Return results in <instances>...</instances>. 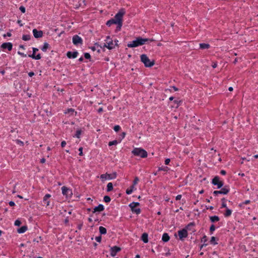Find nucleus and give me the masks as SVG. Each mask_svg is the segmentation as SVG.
Returning <instances> with one entry per match:
<instances>
[{"label": "nucleus", "instance_id": "nucleus-1", "mask_svg": "<svg viewBox=\"0 0 258 258\" xmlns=\"http://www.w3.org/2000/svg\"><path fill=\"white\" fill-rule=\"evenodd\" d=\"M150 40L148 38H143L141 37H138L136 39L130 42L127 44L128 47H136L142 45L146 43V42Z\"/></svg>", "mask_w": 258, "mask_h": 258}, {"label": "nucleus", "instance_id": "nucleus-2", "mask_svg": "<svg viewBox=\"0 0 258 258\" xmlns=\"http://www.w3.org/2000/svg\"><path fill=\"white\" fill-rule=\"evenodd\" d=\"M125 14V11L123 10H120L115 16L114 21L116 22V24L117 25V29L120 30L122 24V17Z\"/></svg>", "mask_w": 258, "mask_h": 258}, {"label": "nucleus", "instance_id": "nucleus-3", "mask_svg": "<svg viewBox=\"0 0 258 258\" xmlns=\"http://www.w3.org/2000/svg\"><path fill=\"white\" fill-rule=\"evenodd\" d=\"M118 40H115L114 42L110 38L109 36H107L105 40V43L104 46L107 48L109 49H112L117 45Z\"/></svg>", "mask_w": 258, "mask_h": 258}, {"label": "nucleus", "instance_id": "nucleus-4", "mask_svg": "<svg viewBox=\"0 0 258 258\" xmlns=\"http://www.w3.org/2000/svg\"><path fill=\"white\" fill-rule=\"evenodd\" d=\"M132 153L135 155L141 158H145L147 156V152L144 149L140 148H135L132 151Z\"/></svg>", "mask_w": 258, "mask_h": 258}, {"label": "nucleus", "instance_id": "nucleus-5", "mask_svg": "<svg viewBox=\"0 0 258 258\" xmlns=\"http://www.w3.org/2000/svg\"><path fill=\"white\" fill-rule=\"evenodd\" d=\"M141 59L142 62L147 67H152L154 64V61L150 60L146 54H142L141 56Z\"/></svg>", "mask_w": 258, "mask_h": 258}, {"label": "nucleus", "instance_id": "nucleus-6", "mask_svg": "<svg viewBox=\"0 0 258 258\" xmlns=\"http://www.w3.org/2000/svg\"><path fill=\"white\" fill-rule=\"evenodd\" d=\"M61 190L62 195L64 196L66 198L69 199L71 198L73 195L72 189L63 186L61 187Z\"/></svg>", "mask_w": 258, "mask_h": 258}, {"label": "nucleus", "instance_id": "nucleus-7", "mask_svg": "<svg viewBox=\"0 0 258 258\" xmlns=\"http://www.w3.org/2000/svg\"><path fill=\"white\" fill-rule=\"evenodd\" d=\"M139 205V203L137 202H133L129 205L130 207L131 208V210L133 212L136 213L137 214H139L141 212L140 209L138 208Z\"/></svg>", "mask_w": 258, "mask_h": 258}, {"label": "nucleus", "instance_id": "nucleus-8", "mask_svg": "<svg viewBox=\"0 0 258 258\" xmlns=\"http://www.w3.org/2000/svg\"><path fill=\"white\" fill-rule=\"evenodd\" d=\"M116 174L115 173H113L112 174H101L100 175V178L102 179V181H104L106 180H110L114 179L116 178Z\"/></svg>", "mask_w": 258, "mask_h": 258}, {"label": "nucleus", "instance_id": "nucleus-9", "mask_svg": "<svg viewBox=\"0 0 258 258\" xmlns=\"http://www.w3.org/2000/svg\"><path fill=\"white\" fill-rule=\"evenodd\" d=\"M178 234L179 239L181 240H182L184 238H186L187 236V229L186 228H183L182 230H179L178 231Z\"/></svg>", "mask_w": 258, "mask_h": 258}, {"label": "nucleus", "instance_id": "nucleus-10", "mask_svg": "<svg viewBox=\"0 0 258 258\" xmlns=\"http://www.w3.org/2000/svg\"><path fill=\"white\" fill-rule=\"evenodd\" d=\"M72 40L73 43L76 45L81 44L83 42L82 39L77 35H74L73 37Z\"/></svg>", "mask_w": 258, "mask_h": 258}, {"label": "nucleus", "instance_id": "nucleus-11", "mask_svg": "<svg viewBox=\"0 0 258 258\" xmlns=\"http://www.w3.org/2000/svg\"><path fill=\"white\" fill-rule=\"evenodd\" d=\"M212 183L217 185L218 188H221L223 185V182L219 180L218 176H216L213 179Z\"/></svg>", "mask_w": 258, "mask_h": 258}, {"label": "nucleus", "instance_id": "nucleus-12", "mask_svg": "<svg viewBox=\"0 0 258 258\" xmlns=\"http://www.w3.org/2000/svg\"><path fill=\"white\" fill-rule=\"evenodd\" d=\"M38 51V49L36 48H33V54L32 55H29V57L33 58L36 60H38L41 58V55L40 54H38L36 55V52Z\"/></svg>", "mask_w": 258, "mask_h": 258}, {"label": "nucleus", "instance_id": "nucleus-13", "mask_svg": "<svg viewBox=\"0 0 258 258\" xmlns=\"http://www.w3.org/2000/svg\"><path fill=\"white\" fill-rule=\"evenodd\" d=\"M13 45L11 42H5L2 44L1 48L3 49H7L9 51H11L12 49Z\"/></svg>", "mask_w": 258, "mask_h": 258}, {"label": "nucleus", "instance_id": "nucleus-14", "mask_svg": "<svg viewBox=\"0 0 258 258\" xmlns=\"http://www.w3.org/2000/svg\"><path fill=\"white\" fill-rule=\"evenodd\" d=\"M51 197V195L50 194H46L43 197V203L44 205L46 206H48L50 205V200L49 199Z\"/></svg>", "mask_w": 258, "mask_h": 258}, {"label": "nucleus", "instance_id": "nucleus-15", "mask_svg": "<svg viewBox=\"0 0 258 258\" xmlns=\"http://www.w3.org/2000/svg\"><path fill=\"white\" fill-rule=\"evenodd\" d=\"M90 48L93 51H97V53H100L102 49V47L98 44H95L94 46H91Z\"/></svg>", "mask_w": 258, "mask_h": 258}, {"label": "nucleus", "instance_id": "nucleus-16", "mask_svg": "<svg viewBox=\"0 0 258 258\" xmlns=\"http://www.w3.org/2000/svg\"><path fill=\"white\" fill-rule=\"evenodd\" d=\"M33 33L34 36L36 38L42 37L43 35V32L42 31H38L36 29L33 30Z\"/></svg>", "mask_w": 258, "mask_h": 258}, {"label": "nucleus", "instance_id": "nucleus-17", "mask_svg": "<svg viewBox=\"0 0 258 258\" xmlns=\"http://www.w3.org/2000/svg\"><path fill=\"white\" fill-rule=\"evenodd\" d=\"M120 250V248L117 246H113L111 248V255L114 256L116 253Z\"/></svg>", "mask_w": 258, "mask_h": 258}, {"label": "nucleus", "instance_id": "nucleus-18", "mask_svg": "<svg viewBox=\"0 0 258 258\" xmlns=\"http://www.w3.org/2000/svg\"><path fill=\"white\" fill-rule=\"evenodd\" d=\"M78 54V53L77 51L73 52H71V51H69L67 53V56L70 58H75L77 57Z\"/></svg>", "mask_w": 258, "mask_h": 258}, {"label": "nucleus", "instance_id": "nucleus-19", "mask_svg": "<svg viewBox=\"0 0 258 258\" xmlns=\"http://www.w3.org/2000/svg\"><path fill=\"white\" fill-rule=\"evenodd\" d=\"M141 239L142 240H143V241L146 243L148 242V234L146 233H144L142 234V237H141Z\"/></svg>", "mask_w": 258, "mask_h": 258}, {"label": "nucleus", "instance_id": "nucleus-20", "mask_svg": "<svg viewBox=\"0 0 258 258\" xmlns=\"http://www.w3.org/2000/svg\"><path fill=\"white\" fill-rule=\"evenodd\" d=\"M104 206L102 205H99L95 207L94 209V212H101L104 210Z\"/></svg>", "mask_w": 258, "mask_h": 258}, {"label": "nucleus", "instance_id": "nucleus-21", "mask_svg": "<svg viewBox=\"0 0 258 258\" xmlns=\"http://www.w3.org/2000/svg\"><path fill=\"white\" fill-rule=\"evenodd\" d=\"M136 189V188H135V186L133 185L130 188L126 189V193L127 195H131L133 192V191Z\"/></svg>", "mask_w": 258, "mask_h": 258}, {"label": "nucleus", "instance_id": "nucleus-22", "mask_svg": "<svg viewBox=\"0 0 258 258\" xmlns=\"http://www.w3.org/2000/svg\"><path fill=\"white\" fill-rule=\"evenodd\" d=\"M220 190L221 194L226 195L228 194V192L229 191V188L227 186H225L222 188Z\"/></svg>", "mask_w": 258, "mask_h": 258}, {"label": "nucleus", "instance_id": "nucleus-23", "mask_svg": "<svg viewBox=\"0 0 258 258\" xmlns=\"http://www.w3.org/2000/svg\"><path fill=\"white\" fill-rule=\"evenodd\" d=\"M170 239L169 236L166 233H165L163 234L162 240L164 242H167L169 241Z\"/></svg>", "mask_w": 258, "mask_h": 258}, {"label": "nucleus", "instance_id": "nucleus-24", "mask_svg": "<svg viewBox=\"0 0 258 258\" xmlns=\"http://www.w3.org/2000/svg\"><path fill=\"white\" fill-rule=\"evenodd\" d=\"M232 210L229 209V208H227L225 209V212L224 213V215L226 217H228L231 216L232 214Z\"/></svg>", "mask_w": 258, "mask_h": 258}, {"label": "nucleus", "instance_id": "nucleus-25", "mask_svg": "<svg viewBox=\"0 0 258 258\" xmlns=\"http://www.w3.org/2000/svg\"><path fill=\"white\" fill-rule=\"evenodd\" d=\"M27 230V227L26 226H23L21 228H19L17 230L19 233H23L26 231Z\"/></svg>", "mask_w": 258, "mask_h": 258}, {"label": "nucleus", "instance_id": "nucleus-26", "mask_svg": "<svg viewBox=\"0 0 258 258\" xmlns=\"http://www.w3.org/2000/svg\"><path fill=\"white\" fill-rule=\"evenodd\" d=\"M210 221L213 223H215L219 221V218L217 216H210Z\"/></svg>", "mask_w": 258, "mask_h": 258}, {"label": "nucleus", "instance_id": "nucleus-27", "mask_svg": "<svg viewBox=\"0 0 258 258\" xmlns=\"http://www.w3.org/2000/svg\"><path fill=\"white\" fill-rule=\"evenodd\" d=\"M99 232L101 234H105L106 233V229L103 226H100L99 228Z\"/></svg>", "mask_w": 258, "mask_h": 258}, {"label": "nucleus", "instance_id": "nucleus-28", "mask_svg": "<svg viewBox=\"0 0 258 258\" xmlns=\"http://www.w3.org/2000/svg\"><path fill=\"white\" fill-rule=\"evenodd\" d=\"M200 47L201 49H207L209 48L210 45L207 43H200Z\"/></svg>", "mask_w": 258, "mask_h": 258}, {"label": "nucleus", "instance_id": "nucleus-29", "mask_svg": "<svg viewBox=\"0 0 258 258\" xmlns=\"http://www.w3.org/2000/svg\"><path fill=\"white\" fill-rule=\"evenodd\" d=\"M113 189V185L111 182H109L107 185V191H110Z\"/></svg>", "mask_w": 258, "mask_h": 258}, {"label": "nucleus", "instance_id": "nucleus-30", "mask_svg": "<svg viewBox=\"0 0 258 258\" xmlns=\"http://www.w3.org/2000/svg\"><path fill=\"white\" fill-rule=\"evenodd\" d=\"M116 24V22L114 21V19H111L108 21L106 23V25L108 26H110L112 24Z\"/></svg>", "mask_w": 258, "mask_h": 258}, {"label": "nucleus", "instance_id": "nucleus-31", "mask_svg": "<svg viewBox=\"0 0 258 258\" xmlns=\"http://www.w3.org/2000/svg\"><path fill=\"white\" fill-rule=\"evenodd\" d=\"M49 47V44L47 43H44L41 49L43 51H46Z\"/></svg>", "mask_w": 258, "mask_h": 258}, {"label": "nucleus", "instance_id": "nucleus-32", "mask_svg": "<svg viewBox=\"0 0 258 258\" xmlns=\"http://www.w3.org/2000/svg\"><path fill=\"white\" fill-rule=\"evenodd\" d=\"M119 142H118L117 140H114L113 141L110 142L108 143V145L109 146H112V145H117Z\"/></svg>", "mask_w": 258, "mask_h": 258}, {"label": "nucleus", "instance_id": "nucleus-33", "mask_svg": "<svg viewBox=\"0 0 258 258\" xmlns=\"http://www.w3.org/2000/svg\"><path fill=\"white\" fill-rule=\"evenodd\" d=\"M22 39L24 41H28L30 39V36L29 35H24L23 36Z\"/></svg>", "mask_w": 258, "mask_h": 258}, {"label": "nucleus", "instance_id": "nucleus-34", "mask_svg": "<svg viewBox=\"0 0 258 258\" xmlns=\"http://www.w3.org/2000/svg\"><path fill=\"white\" fill-rule=\"evenodd\" d=\"M111 199L108 196H105L104 197V201L106 203H108L110 201Z\"/></svg>", "mask_w": 258, "mask_h": 258}, {"label": "nucleus", "instance_id": "nucleus-35", "mask_svg": "<svg viewBox=\"0 0 258 258\" xmlns=\"http://www.w3.org/2000/svg\"><path fill=\"white\" fill-rule=\"evenodd\" d=\"M221 208H225V209H226L227 208H228L227 207V205H226L225 202L224 201V199L222 200V204Z\"/></svg>", "mask_w": 258, "mask_h": 258}, {"label": "nucleus", "instance_id": "nucleus-36", "mask_svg": "<svg viewBox=\"0 0 258 258\" xmlns=\"http://www.w3.org/2000/svg\"><path fill=\"white\" fill-rule=\"evenodd\" d=\"M139 181V179L138 178V177H136L133 181V185L135 186V185H136L138 183Z\"/></svg>", "mask_w": 258, "mask_h": 258}, {"label": "nucleus", "instance_id": "nucleus-37", "mask_svg": "<svg viewBox=\"0 0 258 258\" xmlns=\"http://www.w3.org/2000/svg\"><path fill=\"white\" fill-rule=\"evenodd\" d=\"M215 240H216L215 237L213 236L211 237L210 242L212 244H217V243L215 242Z\"/></svg>", "mask_w": 258, "mask_h": 258}, {"label": "nucleus", "instance_id": "nucleus-38", "mask_svg": "<svg viewBox=\"0 0 258 258\" xmlns=\"http://www.w3.org/2000/svg\"><path fill=\"white\" fill-rule=\"evenodd\" d=\"M81 131L78 130V131H77L75 137H76V138H79L80 136L81 135Z\"/></svg>", "mask_w": 258, "mask_h": 258}, {"label": "nucleus", "instance_id": "nucleus-39", "mask_svg": "<svg viewBox=\"0 0 258 258\" xmlns=\"http://www.w3.org/2000/svg\"><path fill=\"white\" fill-rule=\"evenodd\" d=\"M216 229V227L214 225H212L210 228V230L211 232L214 231Z\"/></svg>", "mask_w": 258, "mask_h": 258}, {"label": "nucleus", "instance_id": "nucleus-40", "mask_svg": "<svg viewBox=\"0 0 258 258\" xmlns=\"http://www.w3.org/2000/svg\"><path fill=\"white\" fill-rule=\"evenodd\" d=\"M21 221L19 220H17L15 222V225L19 226L21 225Z\"/></svg>", "mask_w": 258, "mask_h": 258}, {"label": "nucleus", "instance_id": "nucleus-41", "mask_svg": "<svg viewBox=\"0 0 258 258\" xmlns=\"http://www.w3.org/2000/svg\"><path fill=\"white\" fill-rule=\"evenodd\" d=\"M113 129L115 132H118L120 129V127L119 125H117L114 126Z\"/></svg>", "mask_w": 258, "mask_h": 258}, {"label": "nucleus", "instance_id": "nucleus-42", "mask_svg": "<svg viewBox=\"0 0 258 258\" xmlns=\"http://www.w3.org/2000/svg\"><path fill=\"white\" fill-rule=\"evenodd\" d=\"M101 239H102V238H101V236H97L95 237V240L98 242H101Z\"/></svg>", "mask_w": 258, "mask_h": 258}, {"label": "nucleus", "instance_id": "nucleus-43", "mask_svg": "<svg viewBox=\"0 0 258 258\" xmlns=\"http://www.w3.org/2000/svg\"><path fill=\"white\" fill-rule=\"evenodd\" d=\"M84 57L86 59H89L90 58V54L89 53H85L84 54Z\"/></svg>", "mask_w": 258, "mask_h": 258}, {"label": "nucleus", "instance_id": "nucleus-44", "mask_svg": "<svg viewBox=\"0 0 258 258\" xmlns=\"http://www.w3.org/2000/svg\"><path fill=\"white\" fill-rule=\"evenodd\" d=\"M20 10L22 13H24L25 12V8L23 6H21L19 8Z\"/></svg>", "mask_w": 258, "mask_h": 258}, {"label": "nucleus", "instance_id": "nucleus-45", "mask_svg": "<svg viewBox=\"0 0 258 258\" xmlns=\"http://www.w3.org/2000/svg\"><path fill=\"white\" fill-rule=\"evenodd\" d=\"M79 155L83 156V148L82 147L79 148Z\"/></svg>", "mask_w": 258, "mask_h": 258}, {"label": "nucleus", "instance_id": "nucleus-46", "mask_svg": "<svg viewBox=\"0 0 258 258\" xmlns=\"http://www.w3.org/2000/svg\"><path fill=\"white\" fill-rule=\"evenodd\" d=\"M213 194L215 196H217L219 194H221L220 190H215L213 192Z\"/></svg>", "mask_w": 258, "mask_h": 258}, {"label": "nucleus", "instance_id": "nucleus-47", "mask_svg": "<svg viewBox=\"0 0 258 258\" xmlns=\"http://www.w3.org/2000/svg\"><path fill=\"white\" fill-rule=\"evenodd\" d=\"M170 159H169V158L166 159L165 160V164H166V165H168V164H169V163H170Z\"/></svg>", "mask_w": 258, "mask_h": 258}, {"label": "nucleus", "instance_id": "nucleus-48", "mask_svg": "<svg viewBox=\"0 0 258 258\" xmlns=\"http://www.w3.org/2000/svg\"><path fill=\"white\" fill-rule=\"evenodd\" d=\"M74 112V110L72 108H70L68 110V113H73Z\"/></svg>", "mask_w": 258, "mask_h": 258}, {"label": "nucleus", "instance_id": "nucleus-49", "mask_svg": "<svg viewBox=\"0 0 258 258\" xmlns=\"http://www.w3.org/2000/svg\"><path fill=\"white\" fill-rule=\"evenodd\" d=\"M9 205L11 207L14 206L15 205V204L14 202L11 201L9 202Z\"/></svg>", "mask_w": 258, "mask_h": 258}, {"label": "nucleus", "instance_id": "nucleus-50", "mask_svg": "<svg viewBox=\"0 0 258 258\" xmlns=\"http://www.w3.org/2000/svg\"><path fill=\"white\" fill-rule=\"evenodd\" d=\"M66 145V142L64 141H63L61 143V146L62 147H64Z\"/></svg>", "mask_w": 258, "mask_h": 258}, {"label": "nucleus", "instance_id": "nucleus-51", "mask_svg": "<svg viewBox=\"0 0 258 258\" xmlns=\"http://www.w3.org/2000/svg\"><path fill=\"white\" fill-rule=\"evenodd\" d=\"M181 198V195H178L176 197V200H179Z\"/></svg>", "mask_w": 258, "mask_h": 258}, {"label": "nucleus", "instance_id": "nucleus-52", "mask_svg": "<svg viewBox=\"0 0 258 258\" xmlns=\"http://www.w3.org/2000/svg\"><path fill=\"white\" fill-rule=\"evenodd\" d=\"M125 136V133L124 132H123V133H122V135H121V139H120V140L119 142H121V140L124 138Z\"/></svg>", "mask_w": 258, "mask_h": 258}, {"label": "nucleus", "instance_id": "nucleus-53", "mask_svg": "<svg viewBox=\"0 0 258 258\" xmlns=\"http://www.w3.org/2000/svg\"><path fill=\"white\" fill-rule=\"evenodd\" d=\"M28 75L29 77H31L34 75V73L33 72H31L28 73Z\"/></svg>", "mask_w": 258, "mask_h": 258}, {"label": "nucleus", "instance_id": "nucleus-54", "mask_svg": "<svg viewBox=\"0 0 258 258\" xmlns=\"http://www.w3.org/2000/svg\"><path fill=\"white\" fill-rule=\"evenodd\" d=\"M220 173L222 175H225L226 174V171L225 170H221L220 172Z\"/></svg>", "mask_w": 258, "mask_h": 258}, {"label": "nucleus", "instance_id": "nucleus-55", "mask_svg": "<svg viewBox=\"0 0 258 258\" xmlns=\"http://www.w3.org/2000/svg\"><path fill=\"white\" fill-rule=\"evenodd\" d=\"M18 53H19L20 55H22V56H24V57L26 56V54H24L23 53H21V52H18Z\"/></svg>", "mask_w": 258, "mask_h": 258}, {"label": "nucleus", "instance_id": "nucleus-56", "mask_svg": "<svg viewBox=\"0 0 258 258\" xmlns=\"http://www.w3.org/2000/svg\"><path fill=\"white\" fill-rule=\"evenodd\" d=\"M217 66V63H214L213 64H212V67L213 68H216Z\"/></svg>", "mask_w": 258, "mask_h": 258}, {"label": "nucleus", "instance_id": "nucleus-57", "mask_svg": "<svg viewBox=\"0 0 258 258\" xmlns=\"http://www.w3.org/2000/svg\"><path fill=\"white\" fill-rule=\"evenodd\" d=\"M45 162V159L44 158H42L41 159V163H44Z\"/></svg>", "mask_w": 258, "mask_h": 258}, {"label": "nucleus", "instance_id": "nucleus-58", "mask_svg": "<svg viewBox=\"0 0 258 258\" xmlns=\"http://www.w3.org/2000/svg\"><path fill=\"white\" fill-rule=\"evenodd\" d=\"M172 88H173V90H174L175 91H177V90H178V89H177L176 87H174V86L172 87Z\"/></svg>", "mask_w": 258, "mask_h": 258}, {"label": "nucleus", "instance_id": "nucleus-59", "mask_svg": "<svg viewBox=\"0 0 258 258\" xmlns=\"http://www.w3.org/2000/svg\"><path fill=\"white\" fill-rule=\"evenodd\" d=\"M17 142L20 144V145H23V143L21 141H17Z\"/></svg>", "mask_w": 258, "mask_h": 258}, {"label": "nucleus", "instance_id": "nucleus-60", "mask_svg": "<svg viewBox=\"0 0 258 258\" xmlns=\"http://www.w3.org/2000/svg\"><path fill=\"white\" fill-rule=\"evenodd\" d=\"M102 110H103L102 108H100L98 109V111L99 112H100L102 111Z\"/></svg>", "mask_w": 258, "mask_h": 258}, {"label": "nucleus", "instance_id": "nucleus-61", "mask_svg": "<svg viewBox=\"0 0 258 258\" xmlns=\"http://www.w3.org/2000/svg\"><path fill=\"white\" fill-rule=\"evenodd\" d=\"M249 202H250V201H248V200H247V201H245L244 202V204H248Z\"/></svg>", "mask_w": 258, "mask_h": 258}, {"label": "nucleus", "instance_id": "nucleus-62", "mask_svg": "<svg viewBox=\"0 0 258 258\" xmlns=\"http://www.w3.org/2000/svg\"><path fill=\"white\" fill-rule=\"evenodd\" d=\"M7 36H9V37H10L11 36V33H7Z\"/></svg>", "mask_w": 258, "mask_h": 258}, {"label": "nucleus", "instance_id": "nucleus-63", "mask_svg": "<svg viewBox=\"0 0 258 258\" xmlns=\"http://www.w3.org/2000/svg\"><path fill=\"white\" fill-rule=\"evenodd\" d=\"M228 90L230 91H231L233 90V88L230 87L229 88Z\"/></svg>", "mask_w": 258, "mask_h": 258}, {"label": "nucleus", "instance_id": "nucleus-64", "mask_svg": "<svg viewBox=\"0 0 258 258\" xmlns=\"http://www.w3.org/2000/svg\"><path fill=\"white\" fill-rule=\"evenodd\" d=\"M203 192H204V190H200V191H199V194H203Z\"/></svg>", "mask_w": 258, "mask_h": 258}]
</instances>
